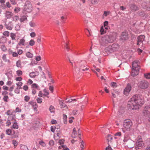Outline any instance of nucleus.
Instances as JSON below:
<instances>
[{"instance_id": "obj_24", "label": "nucleus", "mask_w": 150, "mask_h": 150, "mask_svg": "<svg viewBox=\"0 0 150 150\" xmlns=\"http://www.w3.org/2000/svg\"><path fill=\"white\" fill-rule=\"evenodd\" d=\"M33 107L34 110L36 112L37 111V108L38 107V105L36 103H33Z\"/></svg>"}, {"instance_id": "obj_40", "label": "nucleus", "mask_w": 150, "mask_h": 150, "mask_svg": "<svg viewBox=\"0 0 150 150\" xmlns=\"http://www.w3.org/2000/svg\"><path fill=\"white\" fill-rule=\"evenodd\" d=\"M27 19V18L25 16H23L20 19V21L21 22H23L24 21Z\"/></svg>"}, {"instance_id": "obj_30", "label": "nucleus", "mask_w": 150, "mask_h": 150, "mask_svg": "<svg viewBox=\"0 0 150 150\" xmlns=\"http://www.w3.org/2000/svg\"><path fill=\"white\" fill-rule=\"evenodd\" d=\"M26 55L27 57L30 58H32L33 56V54L29 52H27Z\"/></svg>"}, {"instance_id": "obj_58", "label": "nucleus", "mask_w": 150, "mask_h": 150, "mask_svg": "<svg viewBox=\"0 0 150 150\" xmlns=\"http://www.w3.org/2000/svg\"><path fill=\"white\" fill-rule=\"evenodd\" d=\"M23 89L25 91H27L28 90V87L27 85H25L23 87Z\"/></svg>"}, {"instance_id": "obj_8", "label": "nucleus", "mask_w": 150, "mask_h": 150, "mask_svg": "<svg viewBox=\"0 0 150 150\" xmlns=\"http://www.w3.org/2000/svg\"><path fill=\"white\" fill-rule=\"evenodd\" d=\"M32 89V93L33 95H35L36 93V89H37L38 90H40V88L38 85L35 83L31 85V86Z\"/></svg>"}, {"instance_id": "obj_33", "label": "nucleus", "mask_w": 150, "mask_h": 150, "mask_svg": "<svg viewBox=\"0 0 150 150\" xmlns=\"http://www.w3.org/2000/svg\"><path fill=\"white\" fill-rule=\"evenodd\" d=\"M35 44V42L32 39H31L29 42V45L31 46H33Z\"/></svg>"}, {"instance_id": "obj_28", "label": "nucleus", "mask_w": 150, "mask_h": 150, "mask_svg": "<svg viewBox=\"0 0 150 150\" xmlns=\"http://www.w3.org/2000/svg\"><path fill=\"white\" fill-rule=\"evenodd\" d=\"M49 109L51 112H54L55 111L54 107L52 105H50V106Z\"/></svg>"}, {"instance_id": "obj_21", "label": "nucleus", "mask_w": 150, "mask_h": 150, "mask_svg": "<svg viewBox=\"0 0 150 150\" xmlns=\"http://www.w3.org/2000/svg\"><path fill=\"white\" fill-rule=\"evenodd\" d=\"M106 139L108 144L109 145L110 143H111V140L112 139V136L111 135L108 134L107 136Z\"/></svg>"}, {"instance_id": "obj_34", "label": "nucleus", "mask_w": 150, "mask_h": 150, "mask_svg": "<svg viewBox=\"0 0 150 150\" xmlns=\"http://www.w3.org/2000/svg\"><path fill=\"white\" fill-rule=\"evenodd\" d=\"M1 50L3 51H6L7 50V48L4 45H2L1 47Z\"/></svg>"}, {"instance_id": "obj_29", "label": "nucleus", "mask_w": 150, "mask_h": 150, "mask_svg": "<svg viewBox=\"0 0 150 150\" xmlns=\"http://www.w3.org/2000/svg\"><path fill=\"white\" fill-rule=\"evenodd\" d=\"M59 104L60 106L62 108H64L66 106V104L62 101H59Z\"/></svg>"}, {"instance_id": "obj_2", "label": "nucleus", "mask_w": 150, "mask_h": 150, "mask_svg": "<svg viewBox=\"0 0 150 150\" xmlns=\"http://www.w3.org/2000/svg\"><path fill=\"white\" fill-rule=\"evenodd\" d=\"M116 34L115 33H112L108 35H106L102 39L101 42V45L105 46L108 43H112L114 42L116 38Z\"/></svg>"}, {"instance_id": "obj_48", "label": "nucleus", "mask_w": 150, "mask_h": 150, "mask_svg": "<svg viewBox=\"0 0 150 150\" xmlns=\"http://www.w3.org/2000/svg\"><path fill=\"white\" fill-rule=\"evenodd\" d=\"M30 99V97L28 96H25L24 97V100L26 102H28Z\"/></svg>"}, {"instance_id": "obj_20", "label": "nucleus", "mask_w": 150, "mask_h": 150, "mask_svg": "<svg viewBox=\"0 0 150 150\" xmlns=\"http://www.w3.org/2000/svg\"><path fill=\"white\" fill-rule=\"evenodd\" d=\"M13 15V13L9 11H6V17L7 18H10Z\"/></svg>"}, {"instance_id": "obj_32", "label": "nucleus", "mask_w": 150, "mask_h": 150, "mask_svg": "<svg viewBox=\"0 0 150 150\" xmlns=\"http://www.w3.org/2000/svg\"><path fill=\"white\" fill-rule=\"evenodd\" d=\"M67 116L65 114L63 115V120H64V123L65 124H66L67 123Z\"/></svg>"}, {"instance_id": "obj_23", "label": "nucleus", "mask_w": 150, "mask_h": 150, "mask_svg": "<svg viewBox=\"0 0 150 150\" xmlns=\"http://www.w3.org/2000/svg\"><path fill=\"white\" fill-rule=\"evenodd\" d=\"M7 41V38L4 37H2L0 38V43H4L6 42Z\"/></svg>"}, {"instance_id": "obj_22", "label": "nucleus", "mask_w": 150, "mask_h": 150, "mask_svg": "<svg viewBox=\"0 0 150 150\" xmlns=\"http://www.w3.org/2000/svg\"><path fill=\"white\" fill-rule=\"evenodd\" d=\"M111 46L114 52L117 50L119 47V45L117 44H113Z\"/></svg>"}, {"instance_id": "obj_50", "label": "nucleus", "mask_w": 150, "mask_h": 150, "mask_svg": "<svg viewBox=\"0 0 150 150\" xmlns=\"http://www.w3.org/2000/svg\"><path fill=\"white\" fill-rule=\"evenodd\" d=\"M76 132H72L71 134V137L73 138H75L76 137Z\"/></svg>"}, {"instance_id": "obj_52", "label": "nucleus", "mask_w": 150, "mask_h": 150, "mask_svg": "<svg viewBox=\"0 0 150 150\" xmlns=\"http://www.w3.org/2000/svg\"><path fill=\"white\" fill-rule=\"evenodd\" d=\"M30 35L32 38H33L35 36L36 34L34 32H32L30 33Z\"/></svg>"}, {"instance_id": "obj_26", "label": "nucleus", "mask_w": 150, "mask_h": 150, "mask_svg": "<svg viewBox=\"0 0 150 150\" xmlns=\"http://www.w3.org/2000/svg\"><path fill=\"white\" fill-rule=\"evenodd\" d=\"M111 93L112 95V96L113 98H112V101L113 102V106H115V101L113 98H116V94L115 93L113 92H111Z\"/></svg>"}, {"instance_id": "obj_62", "label": "nucleus", "mask_w": 150, "mask_h": 150, "mask_svg": "<svg viewBox=\"0 0 150 150\" xmlns=\"http://www.w3.org/2000/svg\"><path fill=\"white\" fill-rule=\"evenodd\" d=\"M2 59L5 62H6L7 61L6 57V54H4L3 55L2 57Z\"/></svg>"}, {"instance_id": "obj_15", "label": "nucleus", "mask_w": 150, "mask_h": 150, "mask_svg": "<svg viewBox=\"0 0 150 150\" xmlns=\"http://www.w3.org/2000/svg\"><path fill=\"white\" fill-rule=\"evenodd\" d=\"M138 61H134L132 62V69H139L140 67L138 65Z\"/></svg>"}, {"instance_id": "obj_11", "label": "nucleus", "mask_w": 150, "mask_h": 150, "mask_svg": "<svg viewBox=\"0 0 150 150\" xmlns=\"http://www.w3.org/2000/svg\"><path fill=\"white\" fill-rule=\"evenodd\" d=\"M131 88L130 85L128 84L124 91V93L126 95H127L130 92Z\"/></svg>"}, {"instance_id": "obj_39", "label": "nucleus", "mask_w": 150, "mask_h": 150, "mask_svg": "<svg viewBox=\"0 0 150 150\" xmlns=\"http://www.w3.org/2000/svg\"><path fill=\"white\" fill-rule=\"evenodd\" d=\"M29 76L31 78H34L36 76V75L35 74L34 72H33L30 73Z\"/></svg>"}, {"instance_id": "obj_37", "label": "nucleus", "mask_w": 150, "mask_h": 150, "mask_svg": "<svg viewBox=\"0 0 150 150\" xmlns=\"http://www.w3.org/2000/svg\"><path fill=\"white\" fill-rule=\"evenodd\" d=\"M6 132L7 134L10 135L11 133V130L10 129H8L6 130Z\"/></svg>"}, {"instance_id": "obj_1", "label": "nucleus", "mask_w": 150, "mask_h": 150, "mask_svg": "<svg viewBox=\"0 0 150 150\" xmlns=\"http://www.w3.org/2000/svg\"><path fill=\"white\" fill-rule=\"evenodd\" d=\"M144 103L143 96L139 94L134 95L128 101L127 106L129 109L136 110L139 108V106H141Z\"/></svg>"}, {"instance_id": "obj_55", "label": "nucleus", "mask_w": 150, "mask_h": 150, "mask_svg": "<svg viewBox=\"0 0 150 150\" xmlns=\"http://www.w3.org/2000/svg\"><path fill=\"white\" fill-rule=\"evenodd\" d=\"M121 135V133L120 132H117L115 134V136H119L120 137Z\"/></svg>"}, {"instance_id": "obj_19", "label": "nucleus", "mask_w": 150, "mask_h": 150, "mask_svg": "<svg viewBox=\"0 0 150 150\" xmlns=\"http://www.w3.org/2000/svg\"><path fill=\"white\" fill-rule=\"evenodd\" d=\"M5 26L7 29L10 30H11L12 29L13 26V25L12 24V22H9L8 24H6Z\"/></svg>"}, {"instance_id": "obj_56", "label": "nucleus", "mask_w": 150, "mask_h": 150, "mask_svg": "<svg viewBox=\"0 0 150 150\" xmlns=\"http://www.w3.org/2000/svg\"><path fill=\"white\" fill-rule=\"evenodd\" d=\"M113 91H114V93H115V94L116 95H120V93L119 91H118L116 90H114Z\"/></svg>"}, {"instance_id": "obj_17", "label": "nucleus", "mask_w": 150, "mask_h": 150, "mask_svg": "<svg viewBox=\"0 0 150 150\" xmlns=\"http://www.w3.org/2000/svg\"><path fill=\"white\" fill-rule=\"evenodd\" d=\"M105 50L108 54V53H111L114 52L111 45H109L108 47L106 48Z\"/></svg>"}, {"instance_id": "obj_12", "label": "nucleus", "mask_w": 150, "mask_h": 150, "mask_svg": "<svg viewBox=\"0 0 150 150\" xmlns=\"http://www.w3.org/2000/svg\"><path fill=\"white\" fill-rule=\"evenodd\" d=\"M145 36L142 35H140L137 38V45H139L141 43H142V42L144 40Z\"/></svg>"}, {"instance_id": "obj_14", "label": "nucleus", "mask_w": 150, "mask_h": 150, "mask_svg": "<svg viewBox=\"0 0 150 150\" xmlns=\"http://www.w3.org/2000/svg\"><path fill=\"white\" fill-rule=\"evenodd\" d=\"M25 43V40L24 37L22 38L20 40L18 45L19 46H24Z\"/></svg>"}, {"instance_id": "obj_13", "label": "nucleus", "mask_w": 150, "mask_h": 150, "mask_svg": "<svg viewBox=\"0 0 150 150\" xmlns=\"http://www.w3.org/2000/svg\"><path fill=\"white\" fill-rule=\"evenodd\" d=\"M130 9L133 12L139 9V8L134 4H131L129 5Z\"/></svg>"}, {"instance_id": "obj_6", "label": "nucleus", "mask_w": 150, "mask_h": 150, "mask_svg": "<svg viewBox=\"0 0 150 150\" xmlns=\"http://www.w3.org/2000/svg\"><path fill=\"white\" fill-rule=\"evenodd\" d=\"M86 65V62L85 61H81L79 63V71L81 72L82 71H85L88 70L89 69L88 68L85 67Z\"/></svg>"}, {"instance_id": "obj_41", "label": "nucleus", "mask_w": 150, "mask_h": 150, "mask_svg": "<svg viewBox=\"0 0 150 150\" xmlns=\"http://www.w3.org/2000/svg\"><path fill=\"white\" fill-rule=\"evenodd\" d=\"M21 87H17L15 90V92L17 94H18L20 92V89L21 88Z\"/></svg>"}, {"instance_id": "obj_35", "label": "nucleus", "mask_w": 150, "mask_h": 150, "mask_svg": "<svg viewBox=\"0 0 150 150\" xmlns=\"http://www.w3.org/2000/svg\"><path fill=\"white\" fill-rule=\"evenodd\" d=\"M12 19L13 21L16 22L19 19V18L18 16H15L12 18Z\"/></svg>"}, {"instance_id": "obj_5", "label": "nucleus", "mask_w": 150, "mask_h": 150, "mask_svg": "<svg viewBox=\"0 0 150 150\" xmlns=\"http://www.w3.org/2000/svg\"><path fill=\"white\" fill-rule=\"evenodd\" d=\"M148 83L145 81H140L138 83V86L142 89H146L149 86Z\"/></svg>"}, {"instance_id": "obj_49", "label": "nucleus", "mask_w": 150, "mask_h": 150, "mask_svg": "<svg viewBox=\"0 0 150 150\" xmlns=\"http://www.w3.org/2000/svg\"><path fill=\"white\" fill-rule=\"evenodd\" d=\"M43 92H44V96H47L49 94V92L45 89L44 90Z\"/></svg>"}, {"instance_id": "obj_25", "label": "nucleus", "mask_w": 150, "mask_h": 150, "mask_svg": "<svg viewBox=\"0 0 150 150\" xmlns=\"http://www.w3.org/2000/svg\"><path fill=\"white\" fill-rule=\"evenodd\" d=\"M6 114L7 115H8L10 117L11 115H13V112L11 110H7L6 112Z\"/></svg>"}, {"instance_id": "obj_36", "label": "nucleus", "mask_w": 150, "mask_h": 150, "mask_svg": "<svg viewBox=\"0 0 150 150\" xmlns=\"http://www.w3.org/2000/svg\"><path fill=\"white\" fill-rule=\"evenodd\" d=\"M12 40H14L15 39L16 35L13 33H11L10 34Z\"/></svg>"}, {"instance_id": "obj_64", "label": "nucleus", "mask_w": 150, "mask_h": 150, "mask_svg": "<svg viewBox=\"0 0 150 150\" xmlns=\"http://www.w3.org/2000/svg\"><path fill=\"white\" fill-rule=\"evenodd\" d=\"M22 147L23 150H28V147L24 145Z\"/></svg>"}, {"instance_id": "obj_51", "label": "nucleus", "mask_w": 150, "mask_h": 150, "mask_svg": "<svg viewBox=\"0 0 150 150\" xmlns=\"http://www.w3.org/2000/svg\"><path fill=\"white\" fill-rule=\"evenodd\" d=\"M91 2L92 4H96L98 3L97 0H91Z\"/></svg>"}, {"instance_id": "obj_45", "label": "nucleus", "mask_w": 150, "mask_h": 150, "mask_svg": "<svg viewBox=\"0 0 150 150\" xmlns=\"http://www.w3.org/2000/svg\"><path fill=\"white\" fill-rule=\"evenodd\" d=\"M110 86L112 87H115L117 86L116 83L114 82H112L110 84Z\"/></svg>"}, {"instance_id": "obj_27", "label": "nucleus", "mask_w": 150, "mask_h": 150, "mask_svg": "<svg viewBox=\"0 0 150 150\" xmlns=\"http://www.w3.org/2000/svg\"><path fill=\"white\" fill-rule=\"evenodd\" d=\"M16 66L18 67H21V62L20 60H18L17 61Z\"/></svg>"}, {"instance_id": "obj_10", "label": "nucleus", "mask_w": 150, "mask_h": 150, "mask_svg": "<svg viewBox=\"0 0 150 150\" xmlns=\"http://www.w3.org/2000/svg\"><path fill=\"white\" fill-rule=\"evenodd\" d=\"M128 39V37L127 33L125 32H123L122 33L121 36L120 40L123 41Z\"/></svg>"}, {"instance_id": "obj_42", "label": "nucleus", "mask_w": 150, "mask_h": 150, "mask_svg": "<svg viewBox=\"0 0 150 150\" xmlns=\"http://www.w3.org/2000/svg\"><path fill=\"white\" fill-rule=\"evenodd\" d=\"M10 118V117L8 116V120L6 122V124H7V126H9L11 124V122H10V120H9Z\"/></svg>"}, {"instance_id": "obj_53", "label": "nucleus", "mask_w": 150, "mask_h": 150, "mask_svg": "<svg viewBox=\"0 0 150 150\" xmlns=\"http://www.w3.org/2000/svg\"><path fill=\"white\" fill-rule=\"evenodd\" d=\"M14 11L15 12L18 13L20 11V8L18 7H16Z\"/></svg>"}, {"instance_id": "obj_43", "label": "nucleus", "mask_w": 150, "mask_h": 150, "mask_svg": "<svg viewBox=\"0 0 150 150\" xmlns=\"http://www.w3.org/2000/svg\"><path fill=\"white\" fill-rule=\"evenodd\" d=\"M23 74L22 71L21 70H18L16 71V74L18 76H20Z\"/></svg>"}, {"instance_id": "obj_3", "label": "nucleus", "mask_w": 150, "mask_h": 150, "mask_svg": "<svg viewBox=\"0 0 150 150\" xmlns=\"http://www.w3.org/2000/svg\"><path fill=\"white\" fill-rule=\"evenodd\" d=\"M132 121L129 119H126L124 120L123 124L124 128L126 130L129 131L132 125Z\"/></svg>"}, {"instance_id": "obj_7", "label": "nucleus", "mask_w": 150, "mask_h": 150, "mask_svg": "<svg viewBox=\"0 0 150 150\" xmlns=\"http://www.w3.org/2000/svg\"><path fill=\"white\" fill-rule=\"evenodd\" d=\"M143 114L146 117L150 116V106H148L145 107L143 111Z\"/></svg>"}, {"instance_id": "obj_59", "label": "nucleus", "mask_w": 150, "mask_h": 150, "mask_svg": "<svg viewBox=\"0 0 150 150\" xmlns=\"http://www.w3.org/2000/svg\"><path fill=\"white\" fill-rule=\"evenodd\" d=\"M49 144L51 146H52L54 144V141L52 140H50L49 142Z\"/></svg>"}, {"instance_id": "obj_57", "label": "nucleus", "mask_w": 150, "mask_h": 150, "mask_svg": "<svg viewBox=\"0 0 150 150\" xmlns=\"http://www.w3.org/2000/svg\"><path fill=\"white\" fill-rule=\"evenodd\" d=\"M56 127L51 126V130L52 132H54L55 130L56 129Z\"/></svg>"}, {"instance_id": "obj_18", "label": "nucleus", "mask_w": 150, "mask_h": 150, "mask_svg": "<svg viewBox=\"0 0 150 150\" xmlns=\"http://www.w3.org/2000/svg\"><path fill=\"white\" fill-rule=\"evenodd\" d=\"M149 4H148L146 2H144L142 4V6L143 8L150 11V7H148Z\"/></svg>"}, {"instance_id": "obj_61", "label": "nucleus", "mask_w": 150, "mask_h": 150, "mask_svg": "<svg viewBox=\"0 0 150 150\" xmlns=\"http://www.w3.org/2000/svg\"><path fill=\"white\" fill-rule=\"evenodd\" d=\"M8 97L7 96H5L4 97V100L6 102L8 101Z\"/></svg>"}, {"instance_id": "obj_47", "label": "nucleus", "mask_w": 150, "mask_h": 150, "mask_svg": "<svg viewBox=\"0 0 150 150\" xmlns=\"http://www.w3.org/2000/svg\"><path fill=\"white\" fill-rule=\"evenodd\" d=\"M100 32L101 35L105 33V32L104 31L103 27V26H102L100 28Z\"/></svg>"}, {"instance_id": "obj_60", "label": "nucleus", "mask_w": 150, "mask_h": 150, "mask_svg": "<svg viewBox=\"0 0 150 150\" xmlns=\"http://www.w3.org/2000/svg\"><path fill=\"white\" fill-rule=\"evenodd\" d=\"M30 25L32 27H34L35 26V24L33 22H31L29 23Z\"/></svg>"}, {"instance_id": "obj_16", "label": "nucleus", "mask_w": 150, "mask_h": 150, "mask_svg": "<svg viewBox=\"0 0 150 150\" xmlns=\"http://www.w3.org/2000/svg\"><path fill=\"white\" fill-rule=\"evenodd\" d=\"M139 69H132L131 74L132 76H135L137 75L139 73Z\"/></svg>"}, {"instance_id": "obj_44", "label": "nucleus", "mask_w": 150, "mask_h": 150, "mask_svg": "<svg viewBox=\"0 0 150 150\" xmlns=\"http://www.w3.org/2000/svg\"><path fill=\"white\" fill-rule=\"evenodd\" d=\"M13 142V144L15 146V148L16 146L18 144V142L17 141L15 140H13L12 141Z\"/></svg>"}, {"instance_id": "obj_63", "label": "nucleus", "mask_w": 150, "mask_h": 150, "mask_svg": "<svg viewBox=\"0 0 150 150\" xmlns=\"http://www.w3.org/2000/svg\"><path fill=\"white\" fill-rule=\"evenodd\" d=\"M144 76L147 79H150V74H145Z\"/></svg>"}, {"instance_id": "obj_46", "label": "nucleus", "mask_w": 150, "mask_h": 150, "mask_svg": "<svg viewBox=\"0 0 150 150\" xmlns=\"http://www.w3.org/2000/svg\"><path fill=\"white\" fill-rule=\"evenodd\" d=\"M42 99L41 98H38L37 99V102L39 103H41L42 102Z\"/></svg>"}, {"instance_id": "obj_38", "label": "nucleus", "mask_w": 150, "mask_h": 150, "mask_svg": "<svg viewBox=\"0 0 150 150\" xmlns=\"http://www.w3.org/2000/svg\"><path fill=\"white\" fill-rule=\"evenodd\" d=\"M10 33L8 31H5L3 33V35L5 36L8 37Z\"/></svg>"}, {"instance_id": "obj_31", "label": "nucleus", "mask_w": 150, "mask_h": 150, "mask_svg": "<svg viewBox=\"0 0 150 150\" xmlns=\"http://www.w3.org/2000/svg\"><path fill=\"white\" fill-rule=\"evenodd\" d=\"M12 127L14 129H17L18 128V126L16 122H14L13 125Z\"/></svg>"}, {"instance_id": "obj_4", "label": "nucleus", "mask_w": 150, "mask_h": 150, "mask_svg": "<svg viewBox=\"0 0 150 150\" xmlns=\"http://www.w3.org/2000/svg\"><path fill=\"white\" fill-rule=\"evenodd\" d=\"M33 8L31 3L29 1H27L24 6L23 11H24L30 12L32 10Z\"/></svg>"}, {"instance_id": "obj_54", "label": "nucleus", "mask_w": 150, "mask_h": 150, "mask_svg": "<svg viewBox=\"0 0 150 150\" xmlns=\"http://www.w3.org/2000/svg\"><path fill=\"white\" fill-rule=\"evenodd\" d=\"M23 85V83L22 82H20L16 83V85L18 87H21V86H22Z\"/></svg>"}, {"instance_id": "obj_9", "label": "nucleus", "mask_w": 150, "mask_h": 150, "mask_svg": "<svg viewBox=\"0 0 150 150\" xmlns=\"http://www.w3.org/2000/svg\"><path fill=\"white\" fill-rule=\"evenodd\" d=\"M136 149H139V147H141L144 146V143L142 139H139L136 142Z\"/></svg>"}]
</instances>
